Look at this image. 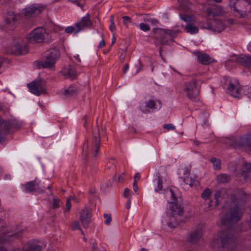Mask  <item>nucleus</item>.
Masks as SVG:
<instances>
[{"instance_id": "nucleus-38", "label": "nucleus", "mask_w": 251, "mask_h": 251, "mask_svg": "<svg viewBox=\"0 0 251 251\" xmlns=\"http://www.w3.org/2000/svg\"><path fill=\"white\" fill-rule=\"evenodd\" d=\"M71 1L84 10L85 4V0H74Z\"/></svg>"}, {"instance_id": "nucleus-33", "label": "nucleus", "mask_w": 251, "mask_h": 251, "mask_svg": "<svg viewBox=\"0 0 251 251\" xmlns=\"http://www.w3.org/2000/svg\"><path fill=\"white\" fill-rule=\"evenodd\" d=\"M211 13H213L212 16H221L222 15L224 14V11L222 8L220 7H216L213 8V10L212 12L210 11H208V14L210 15Z\"/></svg>"}, {"instance_id": "nucleus-50", "label": "nucleus", "mask_w": 251, "mask_h": 251, "mask_svg": "<svg viewBox=\"0 0 251 251\" xmlns=\"http://www.w3.org/2000/svg\"><path fill=\"white\" fill-rule=\"evenodd\" d=\"M111 25L109 26L110 30L113 31L115 29V25L114 24L113 18L112 17L110 19Z\"/></svg>"}, {"instance_id": "nucleus-16", "label": "nucleus", "mask_w": 251, "mask_h": 251, "mask_svg": "<svg viewBox=\"0 0 251 251\" xmlns=\"http://www.w3.org/2000/svg\"><path fill=\"white\" fill-rule=\"evenodd\" d=\"M44 9V7L42 5L34 4L25 8V16L40 15Z\"/></svg>"}, {"instance_id": "nucleus-12", "label": "nucleus", "mask_w": 251, "mask_h": 251, "mask_svg": "<svg viewBox=\"0 0 251 251\" xmlns=\"http://www.w3.org/2000/svg\"><path fill=\"white\" fill-rule=\"evenodd\" d=\"M92 210L88 207H84L80 212V220L83 227L87 228L91 222Z\"/></svg>"}, {"instance_id": "nucleus-1", "label": "nucleus", "mask_w": 251, "mask_h": 251, "mask_svg": "<svg viewBox=\"0 0 251 251\" xmlns=\"http://www.w3.org/2000/svg\"><path fill=\"white\" fill-rule=\"evenodd\" d=\"M241 202V199L235 198L224 206L221 218L225 225L235 224L241 219L245 209Z\"/></svg>"}, {"instance_id": "nucleus-51", "label": "nucleus", "mask_w": 251, "mask_h": 251, "mask_svg": "<svg viewBox=\"0 0 251 251\" xmlns=\"http://www.w3.org/2000/svg\"><path fill=\"white\" fill-rule=\"evenodd\" d=\"M108 163L109 164V166L108 167V168H112V166H113V167L115 166L116 161L114 158H111L109 160Z\"/></svg>"}, {"instance_id": "nucleus-52", "label": "nucleus", "mask_w": 251, "mask_h": 251, "mask_svg": "<svg viewBox=\"0 0 251 251\" xmlns=\"http://www.w3.org/2000/svg\"><path fill=\"white\" fill-rule=\"evenodd\" d=\"M123 23L125 25H127L131 22L130 17H123Z\"/></svg>"}, {"instance_id": "nucleus-13", "label": "nucleus", "mask_w": 251, "mask_h": 251, "mask_svg": "<svg viewBox=\"0 0 251 251\" xmlns=\"http://www.w3.org/2000/svg\"><path fill=\"white\" fill-rule=\"evenodd\" d=\"M19 17H4L3 22L0 25L1 29L13 30L19 20Z\"/></svg>"}, {"instance_id": "nucleus-49", "label": "nucleus", "mask_w": 251, "mask_h": 251, "mask_svg": "<svg viewBox=\"0 0 251 251\" xmlns=\"http://www.w3.org/2000/svg\"><path fill=\"white\" fill-rule=\"evenodd\" d=\"M66 211L69 212L71 207V199H67L66 201Z\"/></svg>"}, {"instance_id": "nucleus-57", "label": "nucleus", "mask_w": 251, "mask_h": 251, "mask_svg": "<svg viewBox=\"0 0 251 251\" xmlns=\"http://www.w3.org/2000/svg\"><path fill=\"white\" fill-rule=\"evenodd\" d=\"M105 41H104V40L103 39V40H102L100 42V44H99V45L98 47H99V48H101L104 47L105 46Z\"/></svg>"}, {"instance_id": "nucleus-8", "label": "nucleus", "mask_w": 251, "mask_h": 251, "mask_svg": "<svg viewBox=\"0 0 251 251\" xmlns=\"http://www.w3.org/2000/svg\"><path fill=\"white\" fill-rule=\"evenodd\" d=\"M101 144L100 136V130L97 126L95 129L93 130V136L92 139V146L90 150V153L96 157L99 153Z\"/></svg>"}, {"instance_id": "nucleus-45", "label": "nucleus", "mask_w": 251, "mask_h": 251, "mask_svg": "<svg viewBox=\"0 0 251 251\" xmlns=\"http://www.w3.org/2000/svg\"><path fill=\"white\" fill-rule=\"evenodd\" d=\"M52 207L54 209L58 208L60 206V200L57 198H53L52 199Z\"/></svg>"}, {"instance_id": "nucleus-55", "label": "nucleus", "mask_w": 251, "mask_h": 251, "mask_svg": "<svg viewBox=\"0 0 251 251\" xmlns=\"http://www.w3.org/2000/svg\"><path fill=\"white\" fill-rule=\"evenodd\" d=\"M134 181L137 182V181L139 180L140 178V175L139 173H136L134 176Z\"/></svg>"}, {"instance_id": "nucleus-5", "label": "nucleus", "mask_w": 251, "mask_h": 251, "mask_svg": "<svg viewBox=\"0 0 251 251\" xmlns=\"http://www.w3.org/2000/svg\"><path fill=\"white\" fill-rule=\"evenodd\" d=\"M183 90L190 100H196L200 94V86L198 85L196 79H192L190 81L185 82Z\"/></svg>"}, {"instance_id": "nucleus-34", "label": "nucleus", "mask_w": 251, "mask_h": 251, "mask_svg": "<svg viewBox=\"0 0 251 251\" xmlns=\"http://www.w3.org/2000/svg\"><path fill=\"white\" fill-rule=\"evenodd\" d=\"M144 21L146 23H150L152 26H156L159 23L156 19L151 18L150 17H146L144 18Z\"/></svg>"}, {"instance_id": "nucleus-32", "label": "nucleus", "mask_w": 251, "mask_h": 251, "mask_svg": "<svg viewBox=\"0 0 251 251\" xmlns=\"http://www.w3.org/2000/svg\"><path fill=\"white\" fill-rule=\"evenodd\" d=\"M243 167L246 171L243 170L241 172V175L246 178L247 176V173L251 172V163L247 162H244L243 164Z\"/></svg>"}, {"instance_id": "nucleus-42", "label": "nucleus", "mask_w": 251, "mask_h": 251, "mask_svg": "<svg viewBox=\"0 0 251 251\" xmlns=\"http://www.w3.org/2000/svg\"><path fill=\"white\" fill-rule=\"evenodd\" d=\"M22 234L21 232H17V233H14L13 234L8 235L7 237L8 238V239L7 240V241L13 240L14 239H17V238L21 237L22 236Z\"/></svg>"}, {"instance_id": "nucleus-48", "label": "nucleus", "mask_w": 251, "mask_h": 251, "mask_svg": "<svg viewBox=\"0 0 251 251\" xmlns=\"http://www.w3.org/2000/svg\"><path fill=\"white\" fill-rule=\"evenodd\" d=\"M138 63L139 66L138 67V69L134 72H132L133 75H136L142 69L143 64H142V62L140 59H139L138 60Z\"/></svg>"}, {"instance_id": "nucleus-41", "label": "nucleus", "mask_w": 251, "mask_h": 251, "mask_svg": "<svg viewBox=\"0 0 251 251\" xmlns=\"http://www.w3.org/2000/svg\"><path fill=\"white\" fill-rule=\"evenodd\" d=\"M91 251H106L105 248L100 245L94 243Z\"/></svg>"}, {"instance_id": "nucleus-30", "label": "nucleus", "mask_w": 251, "mask_h": 251, "mask_svg": "<svg viewBox=\"0 0 251 251\" xmlns=\"http://www.w3.org/2000/svg\"><path fill=\"white\" fill-rule=\"evenodd\" d=\"M156 176H157V179L156 180V183L157 184V187H156L155 188V191L156 192H160L163 189L162 179L161 176L160 175V173L159 172H158L156 174Z\"/></svg>"}, {"instance_id": "nucleus-6", "label": "nucleus", "mask_w": 251, "mask_h": 251, "mask_svg": "<svg viewBox=\"0 0 251 251\" xmlns=\"http://www.w3.org/2000/svg\"><path fill=\"white\" fill-rule=\"evenodd\" d=\"M28 52V49L22 39H19L12 43L10 47L5 49V52L7 54H12L16 55H23Z\"/></svg>"}, {"instance_id": "nucleus-15", "label": "nucleus", "mask_w": 251, "mask_h": 251, "mask_svg": "<svg viewBox=\"0 0 251 251\" xmlns=\"http://www.w3.org/2000/svg\"><path fill=\"white\" fill-rule=\"evenodd\" d=\"M226 196V191L224 189L216 191L214 194L215 202L213 204V201L210 200L208 203L209 207L211 209H213L214 207L218 206L221 200L225 198Z\"/></svg>"}, {"instance_id": "nucleus-44", "label": "nucleus", "mask_w": 251, "mask_h": 251, "mask_svg": "<svg viewBox=\"0 0 251 251\" xmlns=\"http://www.w3.org/2000/svg\"><path fill=\"white\" fill-rule=\"evenodd\" d=\"M71 228L72 230H75L76 229H81L79 223L78 221H75L71 224Z\"/></svg>"}, {"instance_id": "nucleus-35", "label": "nucleus", "mask_w": 251, "mask_h": 251, "mask_svg": "<svg viewBox=\"0 0 251 251\" xmlns=\"http://www.w3.org/2000/svg\"><path fill=\"white\" fill-rule=\"evenodd\" d=\"M210 161L213 163L215 170L221 169V160L219 159L213 157L211 158Z\"/></svg>"}, {"instance_id": "nucleus-59", "label": "nucleus", "mask_w": 251, "mask_h": 251, "mask_svg": "<svg viewBox=\"0 0 251 251\" xmlns=\"http://www.w3.org/2000/svg\"><path fill=\"white\" fill-rule=\"evenodd\" d=\"M129 68V65L128 64H126L123 68V73L126 74Z\"/></svg>"}, {"instance_id": "nucleus-58", "label": "nucleus", "mask_w": 251, "mask_h": 251, "mask_svg": "<svg viewBox=\"0 0 251 251\" xmlns=\"http://www.w3.org/2000/svg\"><path fill=\"white\" fill-rule=\"evenodd\" d=\"M131 200L130 198L127 201L126 204V209H129L130 207Z\"/></svg>"}, {"instance_id": "nucleus-21", "label": "nucleus", "mask_w": 251, "mask_h": 251, "mask_svg": "<svg viewBox=\"0 0 251 251\" xmlns=\"http://www.w3.org/2000/svg\"><path fill=\"white\" fill-rule=\"evenodd\" d=\"M202 231L201 229H197L191 232L189 235L188 241L192 244H196L201 237Z\"/></svg>"}, {"instance_id": "nucleus-19", "label": "nucleus", "mask_w": 251, "mask_h": 251, "mask_svg": "<svg viewBox=\"0 0 251 251\" xmlns=\"http://www.w3.org/2000/svg\"><path fill=\"white\" fill-rule=\"evenodd\" d=\"M62 73L67 78L74 80L77 77V72L74 67L69 66L63 69Z\"/></svg>"}, {"instance_id": "nucleus-3", "label": "nucleus", "mask_w": 251, "mask_h": 251, "mask_svg": "<svg viewBox=\"0 0 251 251\" xmlns=\"http://www.w3.org/2000/svg\"><path fill=\"white\" fill-rule=\"evenodd\" d=\"M229 6L232 10L240 16L251 14V2L248 0H232L229 2Z\"/></svg>"}, {"instance_id": "nucleus-26", "label": "nucleus", "mask_w": 251, "mask_h": 251, "mask_svg": "<svg viewBox=\"0 0 251 251\" xmlns=\"http://www.w3.org/2000/svg\"><path fill=\"white\" fill-rule=\"evenodd\" d=\"M228 93L231 96L235 98H238L240 94V89L238 86L235 85L231 81L229 83L227 88Z\"/></svg>"}, {"instance_id": "nucleus-18", "label": "nucleus", "mask_w": 251, "mask_h": 251, "mask_svg": "<svg viewBox=\"0 0 251 251\" xmlns=\"http://www.w3.org/2000/svg\"><path fill=\"white\" fill-rule=\"evenodd\" d=\"M235 148H244L247 147L251 151V134L246 137H240L236 142Z\"/></svg>"}, {"instance_id": "nucleus-27", "label": "nucleus", "mask_w": 251, "mask_h": 251, "mask_svg": "<svg viewBox=\"0 0 251 251\" xmlns=\"http://www.w3.org/2000/svg\"><path fill=\"white\" fill-rule=\"evenodd\" d=\"M197 55L199 62L203 65H208L212 62L210 56L205 53L198 52Z\"/></svg>"}, {"instance_id": "nucleus-23", "label": "nucleus", "mask_w": 251, "mask_h": 251, "mask_svg": "<svg viewBox=\"0 0 251 251\" xmlns=\"http://www.w3.org/2000/svg\"><path fill=\"white\" fill-rule=\"evenodd\" d=\"M171 205L170 206V210L172 211L170 216H174L175 214L180 215L182 213L183 209L181 204L176 203L175 201L170 202Z\"/></svg>"}, {"instance_id": "nucleus-11", "label": "nucleus", "mask_w": 251, "mask_h": 251, "mask_svg": "<svg viewBox=\"0 0 251 251\" xmlns=\"http://www.w3.org/2000/svg\"><path fill=\"white\" fill-rule=\"evenodd\" d=\"M44 84L45 83L43 81L36 80L28 83L27 87L31 93L36 96H39L41 94L45 92Z\"/></svg>"}, {"instance_id": "nucleus-31", "label": "nucleus", "mask_w": 251, "mask_h": 251, "mask_svg": "<svg viewBox=\"0 0 251 251\" xmlns=\"http://www.w3.org/2000/svg\"><path fill=\"white\" fill-rule=\"evenodd\" d=\"M218 182L222 183H226L231 180V176L227 174H221L217 177Z\"/></svg>"}, {"instance_id": "nucleus-4", "label": "nucleus", "mask_w": 251, "mask_h": 251, "mask_svg": "<svg viewBox=\"0 0 251 251\" xmlns=\"http://www.w3.org/2000/svg\"><path fill=\"white\" fill-rule=\"evenodd\" d=\"M20 126V124L16 120L4 121L0 117V143L5 140V136L10 132L18 129Z\"/></svg>"}, {"instance_id": "nucleus-62", "label": "nucleus", "mask_w": 251, "mask_h": 251, "mask_svg": "<svg viewBox=\"0 0 251 251\" xmlns=\"http://www.w3.org/2000/svg\"><path fill=\"white\" fill-rule=\"evenodd\" d=\"M177 224V222H175V225H173L172 223H169L168 226L171 227H174Z\"/></svg>"}, {"instance_id": "nucleus-63", "label": "nucleus", "mask_w": 251, "mask_h": 251, "mask_svg": "<svg viewBox=\"0 0 251 251\" xmlns=\"http://www.w3.org/2000/svg\"><path fill=\"white\" fill-rule=\"evenodd\" d=\"M227 22L229 25H233L234 23L232 19H229L227 20Z\"/></svg>"}, {"instance_id": "nucleus-9", "label": "nucleus", "mask_w": 251, "mask_h": 251, "mask_svg": "<svg viewBox=\"0 0 251 251\" xmlns=\"http://www.w3.org/2000/svg\"><path fill=\"white\" fill-rule=\"evenodd\" d=\"M181 20L187 23V25L185 27V30L191 34H196L199 32V28L196 25L204 23L203 22H198L196 19V17H180Z\"/></svg>"}, {"instance_id": "nucleus-7", "label": "nucleus", "mask_w": 251, "mask_h": 251, "mask_svg": "<svg viewBox=\"0 0 251 251\" xmlns=\"http://www.w3.org/2000/svg\"><path fill=\"white\" fill-rule=\"evenodd\" d=\"M200 26L202 28L209 29L214 32L219 33L225 29L226 25L221 20L213 17L204 23H201Z\"/></svg>"}, {"instance_id": "nucleus-17", "label": "nucleus", "mask_w": 251, "mask_h": 251, "mask_svg": "<svg viewBox=\"0 0 251 251\" xmlns=\"http://www.w3.org/2000/svg\"><path fill=\"white\" fill-rule=\"evenodd\" d=\"M93 25L92 21L89 17H83L80 21L75 23L76 27V32H79L83 30L85 28H90Z\"/></svg>"}, {"instance_id": "nucleus-20", "label": "nucleus", "mask_w": 251, "mask_h": 251, "mask_svg": "<svg viewBox=\"0 0 251 251\" xmlns=\"http://www.w3.org/2000/svg\"><path fill=\"white\" fill-rule=\"evenodd\" d=\"M55 62L45 56L44 59L37 62V66L38 69H51L54 67Z\"/></svg>"}, {"instance_id": "nucleus-2", "label": "nucleus", "mask_w": 251, "mask_h": 251, "mask_svg": "<svg viewBox=\"0 0 251 251\" xmlns=\"http://www.w3.org/2000/svg\"><path fill=\"white\" fill-rule=\"evenodd\" d=\"M236 240V237L230 230L222 231L214 236L211 246L213 248L221 247L231 250L234 247Z\"/></svg>"}, {"instance_id": "nucleus-40", "label": "nucleus", "mask_w": 251, "mask_h": 251, "mask_svg": "<svg viewBox=\"0 0 251 251\" xmlns=\"http://www.w3.org/2000/svg\"><path fill=\"white\" fill-rule=\"evenodd\" d=\"M157 30H161L162 31H163L165 33H166L167 34L170 35V36H174L175 35H176V32L174 31V30H163L162 29H160V28H154L153 29V32L155 33H156V31Z\"/></svg>"}, {"instance_id": "nucleus-54", "label": "nucleus", "mask_w": 251, "mask_h": 251, "mask_svg": "<svg viewBox=\"0 0 251 251\" xmlns=\"http://www.w3.org/2000/svg\"><path fill=\"white\" fill-rule=\"evenodd\" d=\"M130 195V190L128 188H126L124 190V196L126 198H127Z\"/></svg>"}, {"instance_id": "nucleus-25", "label": "nucleus", "mask_w": 251, "mask_h": 251, "mask_svg": "<svg viewBox=\"0 0 251 251\" xmlns=\"http://www.w3.org/2000/svg\"><path fill=\"white\" fill-rule=\"evenodd\" d=\"M184 184L189 185L190 186H196L199 185V181L191 176L181 177Z\"/></svg>"}, {"instance_id": "nucleus-47", "label": "nucleus", "mask_w": 251, "mask_h": 251, "mask_svg": "<svg viewBox=\"0 0 251 251\" xmlns=\"http://www.w3.org/2000/svg\"><path fill=\"white\" fill-rule=\"evenodd\" d=\"M163 128L168 130H175L176 129V127L172 124L164 125Z\"/></svg>"}, {"instance_id": "nucleus-24", "label": "nucleus", "mask_w": 251, "mask_h": 251, "mask_svg": "<svg viewBox=\"0 0 251 251\" xmlns=\"http://www.w3.org/2000/svg\"><path fill=\"white\" fill-rule=\"evenodd\" d=\"M60 51L56 49H51L46 53V56L56 62L57 59L60 57Z\"/></svg>"}, {"instance_id": "nucleus-64", "label": "nucleus", "mask_w": 251, "mask_h": 251, "mask_svg": "<svg viewBox=\"0 0 251 251\" xmlns=\"http://www.w3.org/2000/svg\"><path fill=\"white\" fill-rule=\"evenodd\" d=\"M157 102H158V109H160L161 106H162V103L161 102V101L160 100H157Z\"/></svg>"}, {"instance_id": "nucleus-28", "label": "nucleus", "mask_w": 251, "mask_h": 251, "mask_svg": "<svg viewBox=\"0 0 251 251\" xmlns=\"http://www.w3.org/2000/svg\"><path fill=\"white\" fill-rule=\"evenodd\" d=\"M78 93V89L75 85H71L64 90L63 95L66 97H70L76 95Z\"/></svg>"}, {"instance_id": "nucleus-60", "label": "nucleus", "mask_w": 251, "mask_h": 251, "mask_svg": "<svg viewBox=\"0 0 251 251\" xmlns=\"http://www.w3.org/2000/svg\"><path fill=\"white\" fill-rule=\"evenodd\" d=\"M170 192L171 193V197H172V199L174 200V201H176V196L175 193L173 192V191L172 189H170Z\"/></svg>"}, {"instance_id": "nucleus-10", "label": "nucleus", "mask_w": 251, "mask_h": 251, "mask_svg": "<svg viewBox=\"0 0 251 251\" xmlns=\"http://www.w3.org/2000/svg\"><path fill=\"white\" fill-rule=\"evenodd\" d=\"M47 34L46 30L42 27L34 29L27 36V39L31 42L42 43L44 41Z\"/></svg>"}, {"instance_id": "nucleus-37", "label": "nucleus", "mask_w": 251, "mask_h": 251, "mask_svg": "<svg viewBox=\"0 0 251 251\" xmlns=\"http://www.w3.org/2000/svg\"><path fill=\"white\" fill-rule=\"evenodd\" d=\"M146 106L149 109L153 110L156 108V102L152 100H150L145 102Z\"/></svg>"}, {"instance_id": "nucleus-29", "label": "nucleus", "mask_w": 251, "mask_h": 251, "mask_svg": "<svg viewBox=\"0 0 251 251\" xmlns=\"http://www.w3.org/2000/svg\"><path fill=\"white\" fill-rule=\"evenodd\" d=\"M41 250L42 247L35 243H30L23 249V251H41Z\"/></svg>"}, {"instance_id": "nucleus-61", "label": "nucleus", "mask_w": 251, "mask_h": 251, "mask_svg": "<svg viewBox=\"0 0 251 251\" xmlns=\"http://www.w3.org/2000/svg\"><path fill=\"white\" fill-rule=\"evenodd\" d=\"M140 110L144 113H148L150 112V110L148 109H144L142 108V107H140Z\"/></svg>"}, {"instance_id": "nucleus-53", "label": "nucleus", "mask_w": 251, "mask_h": 251, "mask_svg": "<svg viewBox=\"0 0 251 251\" xmlns=\"http://www.w3.org/2000/svg\"><path fill=\"white\" fill-rule=\"evenodd\" d=\"M125 179V173H122L119 177L118 181L120 183L124 182Z\"/></svg>"}, {"instance_id": "nucleus-14", "label": "nucleus", "mask_w": 251, "mask_h": 251, "mask_svg": "<svg viewBox=\"0 0 251 251\" xmlns=\"http://www.w3.org/2000/svg\"><path fill=\"white\" fill-rule=\"evenodd\" d=\"M25 191L27 193L36 192L39 193L44 192V190L40 187L39 182L37 181V178L33 181L27 182L24 185Z\"/></svg>"}, {"instance_id": "nucleus-22", "label": "nucleus", "mask_w": 251, "mask_h": 251, "mask_svg": "<svg viewBox=\"0 0 251 251\" xmlns=\"http://www.w3.org/2000/svg\"><path fill=\"white\" fill-rule=\"evenodd\" d=\"M236 60L242 66L251 68V56L242 54L236 57Z\"/></svg>"}, {"instance_id": "nucleus-39", "label": "nucleus", "mask_w": 251, "mask_h": 251, "mask_svg": "<svg viewBox=\"0 0 251 251\" xmlns=\"http://www.w3.org/2000/svg\"><path fill=\"white\" fill-rule=\"evenodd\" d=\"M211 191L209 189H205L201 194V197L204 200H207L211 194Z\"/></svg>"}, {"instance_id": "nucleus-56", "label": "nucleus", "mask_w": 251, "mask_h": 251, "mask_svg": "<svg viewBox=\"0 0 251 251\" xmlns=\"http://www.w3.org/2000/svg\"><path fill=\"white\" fill-rule=\"evenodd\" d=\"M133 190L135 192H137L138 190V187L137 186V182L136 181H134L133 183Z\"/></svg>"}, {"instance_id": "nucleus-43", "label": "nucleus", "mask_w": 251, "mask_h": 251, "mask_svg": "<svg viewBox=\"0 0 251 251\" xmlns=\"http://www.w3.org/2000/svg\"><path fill=\"white\" fill-rule=\"evenodd\" d=\"M103 217L105 219L104 221V224L106 225H109L112 221L111 215L110 214L104 213Z\"/></svg>"}, {"instance_id": "nucleus-36", "label": "nucleus", "mask_w": 251, "mask_h": 251, "mask_svg": "<svg viewBox=\"0 0 251 251\" xmlns=\"http://www.w3.org/2000/svg\"><path fill=\"white\" fill-rule=\"evenodd\" d=\"M76 27H75V24L74 26H70L67 27L65 29V32L68 34H71L74 32V34H75L77 33L78 32H76Z\"/></svg>"}, {"instance_id": "nucleus-46", "label": "nucleus", "mask_w": 251, "mask_h": 251, "mask_svg": "<svg viewBox=\"0 0 251 251\" xmlns=\"http://www.w3.org/2000/svg\"><path fill=\"white\" fill-rule=\"evenodd\" d=\"M140 28L143 31H147L150 30V26L145 23H141L140 24Z\"/></svg>"}]
</instances>
